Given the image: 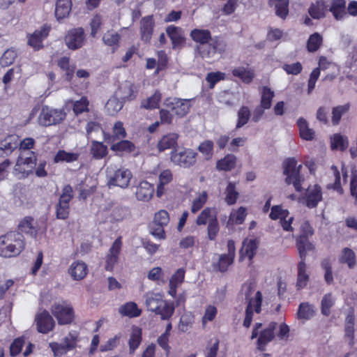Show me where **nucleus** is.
Returning <instances> with one entry per match:
<instances>
[{
	"mask_svg": "<svg viewBox=\"0 0 357 357\" xmlns=\"http://www.w3.org/2000/svg\"><path fill=\"white\" fill-rule=\"evenodd\" d=\"M192 39L199 45L197 51L202 58H211L218 52L223 49L220 47V43L217 38H212L211 32L207 29H195L191 31Z\"/></svg>",
	"mask_w": 357,
	"mask_h": 357,
	"instance_id": "f257e3e1",
	"label": "nucleus"
},
{
	"mask_svg": "<svg viewBox=\"0 0 357 357\" xmlns=\"http://www.w3.org/2000/svg\"><path fill=\"white\" fill-rule=\"evenodd\" d=\"M23 236L17 232H9L0 236V257H13L19 255L24 248Z\"/></svg>",
	"mask_w": 357,
	"mask_h": 357,
	"instance_id": "f03ea898",
	"label": "nucleus"
},
{
	"mask_svg": "<svg viewBox=\"0 0 357 357\" xmlns=\"http://www.w3.org/2000/svg\"><path fill=\"white\" fill-rule=\"evenodd\" d=\"M278 323L271 322L267 326L262 328L261 323L255 324L252 330L251 339L258 337L257 347L261 351L264 350L265 346L271 342L275 336V331L277 329Z\"/></svg>",
	"mask_w": 357,
	"mask_h": 357,
	"instance_id": "7ed1b4c3",
	"label": "nucleus"
},
{
	"mask_svg": "<svg viewBox=\"0 0 357 357\" xmlns=\"http://www.w3.org/2000/svg\"><path fill=\"white\" fill-rule=\"evenodd\" d=\"M36 165V155L34 152L24 153L22 152L15 165L13 174L18 178L27 177L33 173V169Z\"/></svg>",
	"mask_w": 357,
	"mask_h": 357,
	"instance_id": "20e7f679",
	"label": "nucleus"
},
{
	"mask_svg": "<svg viewBox=\"0 0 357 357\" xmlns=\"http://www.w3.org/2000/svg\"><path fill=\"white\" fill-rule=\"evenodd\" d=\"M66 116V114L63 109L44 105L38 115V123L44 127L54 126L61 123Z\"/></svg>",
	"mask_w": 357,
	"mask_h": 357,
	"instance_id": "39448f33",
	"label": "nucleus"
},
{
	"mask_svg": "<svg viewBox=\"0 0 357 357\" xmlns=\"http://www.w3.org/2000/svg\"><path fill=\"white\" fill-rule=\"evenodd\" d=\"M107 177L109 188L116 186L125 189L128 187L132 174L128 169L124 167L114 170L109 167L107 170Z\"/></svg>",
	"mask_w": 357,
	"mask_h": 357,
	"instance_id": "423d86ee",
	"label": "nucleus"
},
{
	"mask_svg": "<svg viewBox=\"0 0 357 357\" xmlns=\"http://www.w3.org/2000/svg\"><path fill=\"white\" fill-rule=\"evenodd\" d=\"M301 165H297L295 158L287 159L284 162V174L286 176L285 182L287 184H293L296 191H301V183L303 176L300 174Z\"/></svg>",
	"mask_w": 357,
	"mask_h": 357,
	"instance_id": "0eeeda50",
	"label": "nucleus"
},
{
	"mask_svg": "<svg viewBox=\"0 0 357 357\" xmlns=\"http://www.w3.org/2000/svg\"><path fill=\"white\" fill-rule=\"evenodd\" d=\"M197 155L190 149L178 148L171 151L170 160L176 165L188 168L196 162Z\"/></svg>",
	"mask_w": 357,
	"mask_h": 357,
	"instance_id": "6e6552de",
	"label": "nucleus"
},
{
	"mask_svg": "<svg viewBox=\"0 0 357 357\" xmlns=\"http://www.w3.org/2000/svg\"><path fill=\"white\" fill-rule=\"evenodd\" d=\"M51 311L61 325L68 324L73 320V307L66 301L54 303L52 306Z\"/></svg>",
	"mask_w": 357,
	"mask_h": 357,
	"instance_id": "1a4fd4ad",
	"label": "nucleus"
},
{
	"mask_svg": "<svg viewBox=\"0 0 357 357\" xmlns=\"http://www.w3.org/2000/svg\"><path fill=\"white\" fill-rule=\"evenodd\" d=\"M73 188L70 185H66L62 189V193L56 205V215L57 219L66 220L68 218L70 212L69 203L73 197Z\"/></svg>",
	"mask_w": 357,
	"mask_h": 357,
	"instance_id": "9d476101",
	"label": "nucleus"
},
{
	"mask_svg": "<svg viewBox=\"0 0 357 357\" xmlns=\"http://www.w3.org/2000/svg\"><path fill=\"white\" fill-rule=\"evenodd\" d=\"M245 299L248 301V305L245 310V317L243 321V326L248 328L252 320L253 312L259 313L261 312V305L262 301V294L258 291L253 297H250L248 293L245 294Z\"/></svg>",
	"mask_w": 357,
	"mask_h": 357,
	"instance_id": "9b49d317",
	"label": "nucleus"
},
{
	"mask_svg": "<svg viewBox=\"0 0 357 357\" xmlns=\"http://www.w3.org/2000/svg\"><path fill=\"white\" fill-rule=\"evenodd\" d=\"M164 106L171 110L174 114L179 117H183L186 115L190 107L188 100L172 97L165 100Z\"/></svg>",
	"mask_w": 357,
	"mask_h": 357,
	"instance_id": "f8f14e48",
	"label": "nucleus"
},
{
	"mask_svg": "<svg viewBox=\"0 0 357 357\" xmlns=\"http://www.w3.org/2000/svg\"><path fill=\"white\" fill-rule=\"evenodd\" d=\"M235 243L232 240L227 242V253L218 255V261L214 264V267L220 272H225L232 264L235 257Z\"/></svg>",
	"mask_w": 357,
	"mask_h": 357,
	"instance_id": "ddd939ff",
	"label": "nucleus"
},
{
	"mask_svg": "<svg viewBox=\"0 0 357 357\" xmlns=\"http://www.w3.org/2000/svg\"><path fill=\"white\" fill-rule=\"evenodd\" d=\"M50 29L49 25L44 24L32 34H29L28 36V45L35 50L43 48V41L48 36Z\"/></svg>",
	"mask_w": 357,
	"mask_h": 357,
	"instance_id": "4468645a",
	"label": "nucleus"
},
{
	"mask_svg": "<svg viewBox=\"0 0 357 357\" xmlns=\"http://www.w3.org/2000/svg\"><path fill=\"white\" fill-rule=\"evenodd\" d=\"M84 29L77 28L70 30L65 37V42L68 48L76 50L80 48L84 43Z\"/></svg>",
	"mask_w": 357,
	"mask_h": 357,
	"instance_id": "2eb2a0df",
	"label": "nucleus"
},
{
	"mask_svg": "<svg viewBox=\"0 0 357 357\" xmlns=\"http://www.w3.org/2000/svg\"><path fill=\"white\" fill-rule=\"evenodd\" d=\"M37 326V330L41 333H47L51 331L54 326L55 322L48 312L44 310L38 313L35 319Z\"/></svg>",
	"mask_w": 357,
	"mask_h": 357,
	"instance_id": "dca6fc26",
	"label": "nucleus"
},
{
	"mask_svg": "<svg viewBox=\"0 0 357 357\" xmlns=\"http://www.w3.org/2000/svg\"><path fill=\"white\" fill-rule=\"evenodd\" d=\"M137 93V86L129 81H126L116 91V96L123 101L132 100L136 98Z\"/></svg>",
	"mask_w": 357,
	"mask_h": 357,
	"instance_id": "f3484780",
	"label": "nucleus"
},
{
	"mask_svg": "<svg viewBox=\"0 0 357 357\" xmlns=\"http://www.w3.org/2000/svg\"><path fill=\"white\" fill-rule=\"evenodd\" d=\"M155 26V22L152 15L143 17L140 21V35L141 39L149 43L151 39V36Z\"/></svg>",
	"mask_w": 357,
	"mask_h": 357,
	"instance_id": "a211bd4d",
	"label": "nucleus"
},
{
	"mask_svg": "<svg viewBox=\"0 0 357 357\" xmlns=\"http://www.w3.org/2000/svg\"><path fill=\"white\" fill-rule=\"evenodd\" d=\"M321 199L322 194L319 186L315 185L307 188L305 196V202L307 207H316Z\"/></svg>",
	"mask_w": 357,
	"mask_h": 357,
	"instance_id": "6ab92c4d",
	"label": "nucleus"
},
{
	"mask_svg": "<svg viewBox=\"0 0 357 357\" xmlns=\"http://www.w3.org/2000/svg\"><path fill=\"white\" fill-rule=\"evenodd\" d=\"M328 10L336 20H343L347 17L345 0H332Z\"/></svg>",
	"mask_w": 357,
	"mask_h": 357,
	"instance_id": "aec40b11",
	"label": "nucleus"
},
{
	"mask_svg": "<svg viewBox=\"0 0 357 357\" xmlns=\"http://www.w3.org/2000/svg\"><path fill=\"white\" fill-rule=\"evenodd\" d=\"M154 188L150 183L144 181L139 183L135 192L136 197L139 201L147 202L151 199Z\"/></svg>",
	"mask_w": 357,
	"mask_h": 357,
	"instance_id": "412c9836",
	"label": "nucleus"
},
{
	"mask_svg": "<svg viewBox=\"0 0 357 357\" xmlns=\"http://www.w3.org/2000/svg\"><path fill=\"white\" fill-rule=\"evenodd\" d=\"M145 305L148 310L155 312L163 303V296L160 293L146 292L144 296Z\"/></svg>",
	"mask_w": 357,
	"mask_h": 357,
	"instance_id": "4be33fe9",
	"label": "nucleus"
},
{
	"mask_svg": "<svg viewBox=\"0 0 357 357\" xmlns=\"http://www.w3.org/2000/svg\"><path fill=\"white\" fill-rule=\"evenodd\" d=\"M86 264L82 261H76L72 263L68 268V273L75 280H82L87 274Z\"/></svg>",
	"mask_w": 357,
	"mask_h": 357,
	"instance_id": "5701e85b",
	"label": "nucleus"
},
{
	"mask_svg": "<svg viewBox=\"0 0 357 357\" xmlns=\"http://www.w3.org/2000/svg\"><path fill=\"white\" fill-rule=\"evenodd\" d=\"M185 270L178 268L171 277L169 282V289L168 294L173 298H176V289L180 286L184 280Z\"/></svg>",
	"mask_w": 357,
	"mask_h": 357,
	"instance_id": "b1692460",
	"label": "nucleus"
},
{
	"mask_svg": "<svg viewBox=\"0 0 357 357\" xmlns=\"http://www.w3.org/2000/svg\"><path fill=\"white\" fill-rule=\"evenodd\" d=\"M166 33L172 40L173 48H176L184 42L185 38L181 28L170 25L166 28Z\"/></svg>",
	"mask_w": 357,
	"mask_h": 357,
	"instance_id": "393cba45",
	"label": "nucleus"
},
{
	"mask_svg": "<svg viewBox=\"0 0 357 357\" xmlns=\"http://www.w3.org/2000/svg\"><path fill=\"white\" fill-rule=\"evenodd\" d=\"M257 249V243L255 239H245L243 242L242 248L240 250V259L248 257L250 260L254 257Z\"/></svg>",
	"mask_w": 357,
	"mask_h": 357,
	"instance_id": "a878e982",
	"label": "nucleus"
},
{
	"mask_svg": "<svg viewBox=\"0 0 357 357\" xmlns=\"http://www.w3.org/2000/svg\"><path fill=\"white\" fill-rule=\"evenodd\" d=\"M178 135L175 132L168 133L162 137L158 143V149L161 151L172 149L177 144Z\"/></svg>",
	"mask_w": 357,
	"mask_h": 357,
	"instance_id": "bb28decb",
	"label": "nucleus"
},
{
	"mask_svg": "<svg viewBox=\"0 0 357 357\" xmlns=\"http://www.w3.org/2000/svg\"><path fill=\"white\" fill-rule=\"evenodd\" d=\"M72 8L71 0H57L55 8V16L58 20L67 17Z\"/></svg>",
	"mask_w": 357,
	"mask_h": 357,
	"instance_id": "cd10ccee",
	"label": "nucleus"
},
{
	"mask_svg": "<svg viewBox=\"0 0 357 357\" xmlns=\"http://www.w3.org/2000/svg\"><path fill=\"white\" fill-rule=\"evenodd\" d=\"M354 324H355V314L354 310L351 308L346 316L344 331L346 337L350 339V344H353L354 337Z\"/></svg>",
	"mask_w": 357,
	"mask_h": 357,
	"instance_id": "c85d7f7f",
	"label": "nucleus"
},
{
	"mask_svg": "<svg viewBox=\"0 0 357 357\" xmlns=\"http://www.w3.org/2000/svg\"><path fill=\"white\" fill-rule=\"evenodd\" d=\"M173 179V174L171 170L165 169L162 171L158 177V185L157 187V197H160L165 192V186L169 184Z\"/></svg>",
	"mask_w": 357,
	"mask_h": 357,
	"instance_id": "c756f323",
	"label": "nucleus"
},
{
	"mask_svg": "<svg viewBox=\"0 0 357 357\" xmlns=\"http://www.w3.org/2000/svg\"><path fill=\"white\" fill-rule=\"evenodd\" d=\"M18 227L22 232L28 234L31 236H36L38 232L36 223L31 217H25L19 223Z\"/></svg>",
	"mask_w": 357,
	"mask_h": 357,
	"instance_id": "7c9ffc66",
	"label": "nucleus"
},
{
	"mask_svg": "<svg viewBox=\"0 0 357 357\" xmlns=\"http://www.w3.org/2000/svg\"><path fill=\"white\" fill-rule=\"evenodd\" d=\"M174 310V303L164 300L163 303L154 312L159 315L161 319L169 320L173 315Z\"/></svg>",
	"mask_w": 357,
	"mask_h": 357,
	"instance_id": "2f4dec72",
	"label": "nucleus"
},
{
	"mask_svg": "<svg viewBox=\"0 0 357 357\" xmlns=\"http://www.w3.org/2000/svg\"><path fill=\"white\" fill-rule=\"evenodd\" d=\"M268 4L275 8L277 16L286 18L289 13V0H269Z\"/></svg>",
	"mask_w": 357,
	"mask_h": 357,
	"instance_id": "473e14b6",
	"label": "nucleus"
},
{
	"mask_svg": "<svg viewBox=\"0 0 357 357\" xmlns=\"http://www.w3.org/2000/svg\"><path fill=\"white\" fill-rule=\"evenodd\" d=\"M309 280V274L307 272V266L303 260L298 265V277L296 285L299 289L305 287Z\"/></svg>",
	"mask_w": 357,
	"mask_h": 357,
	"instance_id": "72a5a7b5",
	"label": "nucleus"
},
{
	"mask_svg": "<svg viewBox=\"0 0 357 357\" xmlns=\"http://www.w3.org/2000/svg\"><path fill=\"white\" fill-rule=\"evenodd\" d=\"M232 75L240 78L244 83L248 84L252 82L255 77L253 70H248L243 66H238L233 69Z\"/></svg>",
	"mask_w": 357,
	"mask_h": 357,
	"instance_id": "f704fd0d",
	"label": "nucleus"
},
{
	"mask_svg": "<svg viewBox=\"0 0 357 357\" xmlns=\"http://www.w3.org/2000/svg\"><path fill=\"white\" fill-rule=\"evenodd\" d=\"M247 214V208L245 207L241 206L237 209H233L230 213L228 224H242L244 222Z\"/></svg>",
	"mask_w": 357,
	"mask_h": 357,
	"instance_id": "c9c22d12",
	"label": "nucleus"
},
{
	"mask_svg": "<svg viewBox=\"0 0 357 357\" xmlns=\"http://www.w3.org/2000/svg\"><path fill=\"white\" fill-rule=\"evenodd\" d=\"M327 6H326L324 1H317L315 3H312L309 10V14L310 16L317 20H319L325 17L326 10Z\"/></svg>",
	"mask_w": 357,
	"mask_h": 357,
	"instance_id": "e433bc0d",
	"label": "nucleus"
},
{
	"mask_svg": "<svg viewBox=\"0 0 357 357\" xmlns=\"http://www.w3.org/2000/svg\"><path fill=\"white\" fill-rule=\"evenodd\" d=\"M296 247L299 252L300 257L303 261L306 257L307 252L313 249V245L310 243L307 238L298 236L296 240Z\"/></svg>",
	"mask_w": 357,
	"mask_h": 357,
	"instance_id": "4c0bfd02",
	"label": "nucleus"
},
{
	"mask_svg": "<svg viewBox=\"0 0 357 357\" xmlns=\"http://www.w3.org/2000/svg\"><path fill=\"white\" fill-rule=\"evenodd\" d=\"M236 158L234 155L228 154L224 158L217 162L216 168L222 171H230L236 165Z\"/></svg>",
	"mask_w": 357,
	"mask_h": 357,
	"instance_id": "58836bf2",
	"label": "nucleus"
},
{
	"mask_svg": "<svg viewBox=\"0 0 357 357\" xmlns=\"http://www.w3.org/2000/svg\"><path fill=\"white\" fill-rule=\"evenodd\" d=\"M297 124L299 128L300 135L305 140H312L314 136V131L309 128L308 123L303 118H300Z\"/></svg>",
	"mask_w": 357,
	"mask_h": 357,
	"instance_id": "ea45409f",
	"label": "nucleus"
},
{
	"mask_svg": "<svg viewBox=\"0 0 357 357\" xmlns=\"http://www.w3.org/2000/svg\"><path fill=\"white\" fill-rule=\"evenodd\" d=\"M79 154L78 153L67 152L64 150H59L54 158L55 163L66 162H73L78 160Z\"/></svg>",
	"mask_w": 357,
	"mask_h": 357,
	"instance_id": "a19ab883",
	"label": "nucleus"
},
{
	"mask_svg": "<svg viewBox=\"0 0 357 357\" xmlns=\"http://www.w3.org/2000/svg\"><path fill=\"white\" fill-rule=\"evenodd\" d=\"M213 218H217L215 210L207 207L197 216L196 224L197 225H205L208 223V225Z\"/></svg>",
	"mask_w": 357,
	"mask_h": 357,
	"instance_id": "79ce46f5",
	"label": "nucleus"
},
{
	"mask_svg": "<svg viewBox=\"0 0 357 357\" xmlns=\"http://www.w3.org/2000/svg\"><path fill=\"white\" fill-rule=\"evenodd\" d=\"M142 342V330L137 327L132 328L128 340L130 354H133Z\"/></svg>",
	"mask_w": 357,
	"mask_h": 357,
	"instance_id": "37998d69",
	"label": "nucleus"
},
{
	"mask_svg": "<svg viewBox=\"0 0 357 357\" xmlns=\"http://www.w3.org/2000/svg\"><path fill=\"white\" fill-rule=\"evenodd\" d=\"M119 312L129 317H137L141 314L142 311L135 303L128 302L119 308Z\"/></svg>",
	"mask_w": 357,
	"mask_h": 357,
	"instance_id": "c03bdc74",
	"label": "nucleus"
},
{
	"mask_svg": "<svg viewBox=\"0 0 357 357\" xmlns=\"http://www.w3.org/2000/svg\"><path fill=\"white\" fill-rule=\"evenodd\" d=\"M275 96V93L268 86H263L261 89L260 105L264 109H269L271 107V102Z\"/></svg>",
	"mask_w": 357,
	"mask_h": 357,
	"instance_id": "a18cd8bd",
	"label": "nucleus"
},
{
	"mask_svg": "<svg viewBox=\"0 0 357 357\" xmlns=\"http://www.w3.org/2000/svg\"><path fill=\"white\" fill-rule=\"evenodd\" d=\"M315 313L314 307L308 303H302L300 304L298 310V318L299 319L307 320L311 319Z\"/></svg>",
	"mask_w": 357,
	"mask_h": 357,
	"instance_id": "49530a36",
	"label": "nucleus"
},
{
	"mask_svg": "<svg viewBox=\"0 0 357 357\" xmlns=\"http://www.w3.org/2000/svg\"><path fill=\"white\" fill-rule=\"evenodd\" d=\"M161 98V93L156 91L153 96L142 100L141 107L146 109L158 108L159 107Z\"/></svg>",
	"mask_w": 357,
	"mask_h": 357,
	"instance_id": "de8ad7c7",
	"label": "nucleus"
},
{
	"mask_svg": "<svg viewBox=\"0 0 357 357\" xmlns=\"http://www.w3.org/2000/svg\"><path fill=\"white\" fill-rule=\"evenodd\" d=\"M91 153L96 159H102L107 154V147L102 142L93 141L91 146Z\"/></svg>",
	"mask_w": 357,
	"mask_h": 357,
	"instance_id": "09e8293b",
	"label": "nucleus"
},
{
	"mask_svg": "<svg viewBox=\"0 0 357 357\" xmlns=\"http://www.w3.org/2000/svg\"><path fill=\"white\" fill-rule=\"evenodd\" d=\"M123 102L116 96L110 98L105 104V109L109 115L117 114L123 107Z\"/></svg>",
	"mask_w": 357,
	"mask_h": 357,
	"instance_id": "8fccbe9b",
	"label": "nucleus"
},
{
	"mask_svg": "<svg viewBox=\"0 0 357 357\" xmlns=\"http://www.w3.org/2000/svg\"><path fill=\"white\" fill-rule=\"evenodd\" d=\"M335 299L331 293L326 294L322 298L321 302V311L322 314L328 317L331 314V308L335 304Z\"/></svg>",
	"mask_w": 357,
	"mask_h": 357,
	"instance_id": "3c124183",
	"label": "nucleus"
},
{
	"mask_svg": "<svg viewBox=\"0 0 357 357\" xmlns=\"http://www.w3.org/2000/svg\"><path fill=\"white\" fill-rule=\"evenodd\" d=\"M126 132L125 128H123V123L121 121H117L114 123L112 130V134L109 135L108 139L114 143L116 140L123 139L126 137Z\"/></svg>",
	"mask_w": 357,
	"mask_h": 357,
	"instance_id": "603ef678",
	"label": "nucleus"
},
{
	"mask_svg": "<svg viewBox=\"0 0 357 357\" xmlns=\"http://www.w3.org/2000/svg\"><path fill=\"white\" fill-rule=\"evenodd\" d=\"M121 39V36L113 30L107 31L102 36V41L107 46L117 47ZM116 47L114 48V50Z\"/></svg>",
	"mask_w": 357,
	"mask_h": 357,
	"instance_id": "864d4df0",
	"label": "nucleus"
},
{
	"mask_svg": "<svg viewBox=\"0 0 357 357\" xmlns=\"http://www.w3.org/2000/svg\"><path fill=\"white\" fill-rule=\"evenodd\" d=\"M348 144L347 137L340 134H335L331 138V147L333 149L344 151L347 148Z\"/></svg>",
	"mask_w": 357,
	"mask_h": 357,
	"instance_id": "5fc2aeb1",
	"label": "nucleus"
},
{
	"mask_svg": "<svg viewBox=\"0 0 357 357\" xmlns=\"http://www.w3.org/2000/svg\"><path fill=\"white\" fill-rule=\"evenodd\" d=\"M135 145L128 140H122L112 145L111 149L114 151H121L125 153H131L135 150Z\"/></svg>",
	"mask_w": 357,
	"mask_h": 357,
	"instance_id": "6e6d98bb",
	"label": "nucleus"
},
{
	"mask_svg": "<svg viewBox=\"0 0 357 357\" xmlns=\"http://www.w3.org/2000/svg\"><path fill=\"white\" fill-rule=\"evenodd\" d=\"M225 202L228 205H233L236 202L238 192L236 190L235 185L229 183L225 190Z\"/></svg>",
	"mask_w": 357,
	"mask_h": 357,
	"instance_id": "4d7b16f0",
	"label": "nucleus"
},
{
	"mask_svg": "<svg viewBox=\"0 0 357 357\" xmlns=\"http://www.w3.org/2000/svg\"><path fill=\"white\" fill-rule=\"evenodd\" d=\"M250 118V111L248 107L243 106L238 112V121L236 128L238 129L245 126Z\"/></svg>",
	"mask_w": 357,
	"mask_h": 357,
	"instance_id": "13d9d810",
	"label": "nucleus"
},
{
	"mask_svg": "<svg viewBox=\"0 0 357 357\" xmlns=\"http://www.w3.org/2000/svg\"><path fill=\"white\" fill-rule=\"evenodd\" d=\"M58 66L60 67L61 69L66 71V79L68 81H70L73 77L74 68L70 66L69 59L66 56L61 57L58 61Z\"/></svg>",
	"mask_w": 357,
	"mask_h": 357,
	"instance_id": "bf43d9fd",
	"label": "nucleus"
},
{
	"mask_svg": "<svg viewBox=\"0 0 357 357\" xmlns=\"http://www.w3.org/2000/svg\"><path fill=\"white\" fill-rule=\"evenodd\" d=\"M341 263H345L349 268L354 267L356 263L355 254L351 249L345 248L342 250V255L340 258Z\"/></svg>",
	"mask_w": 357,
	"mask_h": 357,
	"instance_id": "052dcab7",
	"label": "nucleus"
},
{
	"mask_svg": "<svg viewBox=\"0 0 357 357\" xmlns=\"http://www.w3.org/2000/svg\"><path fill=\"white\" fill-rule=\"evenodd\" d=\"M207 193L205 191L202 192L198 196L195 198L192 203L191 211L193 213H196L199 211L205 204L207 201Z\"/></svg>",
	"mask_w": 357,
	"mask_h": 357,
	"instance_id": "680f3d73",
	"label": "nucleus"
},
{
	"mask_svg": "<svg viewBox=\"0 0 357 357\" xmlns=\"http://www.w3.org/2000/svg\"><path fill=\"white\" fill-rule=\"evenodd\" d=\"M169 222V215L167 211L160 210L155 214L153 223L155 226L164 227Z\"/></svg>",
	"mask_w": 357,
	"mask_h": 357,
	"instance_id": "e2e57ef3",
	"label": "nucleus"
},
{
	"mask_svg": "<svg viewBox=\"0 0 357 357\" xmlns=\"http://www.w3.org/2000/svg\"><path fill=\"white\" fill-rule=\"evenodd\" d=\"M17 57L16 51L13 49H8L4 52L2 56L0 59V64L3 67H6L11 65Z\"/></svg>",
	"mask_w": 357,
	"mask_h": 357,
	"instance_id": "0e129e2a",
	"label": "nucleus"
},
{
	"mask_svg": "<svg viewBox=\"0 0 357 357\" xmlns=\"http://www.w3.org/2000/svg\"><path fill=\"white\" fill-rule=\"evenodd\" d=\"M198 150L206 160H209L213 153V142L211 140H206L199 144Z\"/></svg>",
	"mask_w": 357,
	"mask_h": 357,
	"instance_id": "69168bd1",
	"label": "nucleus"
},
{
	"mask_svg": "<svg viewBox=\"0 0 357 357\" xmlns=\"http://www.w3.org/2000/svg\"><path fill=\"white\" fill-rule=\"evenodd\" d=\"M89 101L86 97H82L79 100L73 102V112L76 115L89 110Z\"/></svg>",
	"mask_w": 357,
	"mask_h": 357,
	"instance_id": "338daca9",
	"label": "nucleus"
},
{
	"mask_svg": "<svg viewBox=\"0 0 357 357\" xmlns=\"http://www.w3.org/2000/svg\"><path fill=\"white\" fill-rule=\"evenodd\" d=\"M322 43V37L318 33L311 35L307 40V50L309 52L317 51Z\"/></svg>",
	"mask_w": 357,
	"mask_h": 357,
	"instance_id": "774afa93",
	"label": "nucleus"
}]
</instances>
